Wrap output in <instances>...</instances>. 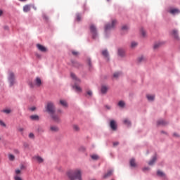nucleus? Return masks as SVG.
Here are the masks:
<instances>
[{
    "label": "nucleus",
    "instance_id": "nucleus-1",
    "mask_svg": "<svg viewBox=\"0 0 180 180\" xmlns=\"http://www.w3.org/2000/svg\"><path fill=\"white\" fill-rule=\"evenodd\" d=\"M46 112L50 115L51 119L54 122V123H61V115L64 113V111L61 108H58L56 111V105H54V103L48 102L46 104Z\"/></svg>",
    "mask_w": 180,
    "mask_h": 180
},
{
    "label": "nucleus",
    "instance_id": "nucleus-2",
    "mask_svg": "<svg viewBox=\"0 0 180 180\" xmlns=\"http://www.w3.org/2000/svg\"><path fill=\"white\" fill-rule=\"evenodd\" d=\"M67 175L70 180H82L81 179V169L70 170L67 172Z\"/></svg>",
    "mask_w": 180,
    "mask_h": 180
},
{
    "label": "nucleus",
    "instance_id": "nucleus-3",
    "mask_svg": "<svg viewBox=\"0 0 180 180\" xmlns=\"http://www.w3.org/2000/svg\"><path fill=\"white\" fill-rule=\"evenodd\" d=\"M70 77L75 81V85L72 86L73 89H75L76 92H78L79 94L82 92V89L79 86H78V84H81V80L78 77H77V76L74 73H71Z\"/></svg>",
    "mask_w": 180,
    "mask_h": 180
},
{
    "label": "nucleus",
    "instance_id": "nucleus-4",
    "mask_svg": "<svg viewBox=\"0 0 180 180\" xmlns=\"http://www.w3.org/2000/svg\"><path fill=\"white\" fill-rule=\"evenodd\" d=\"M29 85L30 88H40L43 85V81L39 77H37L33 82H30Z\"/></svg>",
    "mask_w": 180,
    "mask_h": 180
},
{
    "label": "nucleus",
    "instance_id": "nucleus-5",
    "mask_svg": "<svg viewBox=\"0 0 180 180\" xmlns=\"http://www.w3.org/2000/svg\"><path fill=\"white\" fill-rule=\"evenodd\" d=\"M8 80L10 84V86H13L16 83V77H15V73L12 71H8Z\"/></svg>",
    "mask_w": 180,
    "mask_h": 180
},
{
    "label": "nucleus",
    "instance_id": "nucleus-6",
    "mask_svg": "<svg viewBox=\"0 0 180 180\" xmlns=\"http://www.w3.org/2000/svg\"><path fill=\"white\" fill-rule=\"evenodd\" d=\"M117 23V21L116 20H112L111 24H108L105 27V32H108V30H112V29H115V26H116V24Z\"/></svg>",
    "mask_w": 180,
    "mask_h": 180
},
{
    "label": "nucleus",
    "instance_id": "nucleus-7",
    "mask_svg": "<svg viewBox=\"0 0 180 180\" xmlns=\"http://www.w3.org/2000/svg\"><path fill=\"white\" fill-rule=\"evenodd\" d=\"M90 31L92 34L93 39H96V36H98V32L96 31V27H95V25H90Z\"/></svg>",
    "mask_w": 180,
    "mask_h": 180
},
{
    "label": "nucleus",
    "instance_id": "nucleus-8",
    "mask_svg": "<svg viewBox=\"0 0 180 180\" xmlns=\"http://www.w3.org/2000/svg\"><path fill=\"white\" fill-rule=\"evenodd\" d=\"M108 91H109V86L108 85L101 86V92L103 95H105V94H108Z\"/></svg>",
    "mask_w": 180,
    "mask_h": 180
},
{
    "label": "nucleus",
    "instance_id": "nucleus-9",
    "mask_svg": "<svg viewBox=\"0 0 180 180\" xmlns=\"http://www.w3.org/2000/svg\"><path fill=\"white\" fill-rule=\"evenodd\" d=\"M49 130L52 131V133H58V131H60V128L57 127V125H51Z\"/></svg>",
    "mask_w": 180,
    "mask_h": 180
},
{
    "label": "nucleus",
    "instance_id": "nucleus-10",
    "mask_svg": "<svg viewBox=\"0 0 180 180\" xmlns=\"http://www.w3.org/2000/svg\"><path fill=\"white\" fill-rule=\"evenodd\" d=\"M32 159L34 160V161L38 162V164H41V162H44V160H43L40 156H34Z\"/></svg>",
    "mask_w": 180,
    "mask_h": 180
},
{
    "label": "nucleus",
    "instance_id": "nucleus-11",
    "mask_svg": "<svg viewBox=\"0 0 180 180\" xmlns=\"http://www.w3.org/2000/svg\"><path fill=\"white\" fill-rule=\"evenodd\" d=\"M110 127L112 129V130H116L117 129V125L116 124L115 120H111L110 122Z\"/></svg>",
    "mask_w": 180,
    "mask_h": 180
},
{
    "label": "nucleus",
    "instance_id": "nucleus-12",
    "mask_svg": "<svg viewBox=\"0 0 180 180\" xmlns=\"http://www.w3.org/2000/svg\"><path fill=\"white\" fill-rule=\"evenodd\" d=\"M37 48L39 51H41L42 53H44V51H46V47L40 44H37Z\"/></svg>",
    "mask_w": 180,
    "mask_h": 180
},
{
    "label": "nucleus",
    "instance_id": "nucleus-13",
    "mask_svg": "<svg viewBox=\"0 0 180 180\" xmlns=\"http://www.w3.org/2000/svg\"><path fill=\"white\" fill-rule=\"evenodd\" d=\"M60 105L63 106V108H68V103H67V101L65 100L60 99L59 101Z\"/></svg>",
    "mask_w": 180,
    "mask_h": 180
},
{
    "label": "nucleus",
    "instance_id": "nucleus-14",
    "mask_svg": "<svg viewBox=\"0 0 180 180\" xmlns=\"http://www.w3.org/2000/svg\"><path fill=\"white\" fill-rule=\"evenodd\" d=\"M179 13H180V11L178 8H172L169 11V13H171L172 15H176Z\"/></svg>",
    "mask_w": 180,
    "mask_h": 180
},
{
    "label": "nucleus",
    "instance_id": "nucleus-15",
    "mask_svg": "<svg viewBox=\"0 0 180 180\" xmlns=\"http://www.w3.org/2000/svg\"><path fill=\"white\" fill-rule=\"evenodd\" d=\"M162 44H164V42H156L154 44V46H153V49L155 50H157V49H159V47H161V46H162Z\"/></svg>",
    "mask_w": 180,
    "mask_h": 180
},
{
    "label": "nucleus",
    "instance_id": "nucleus-16",
    "mask_svg": "<svg viewBox=\"0 0 180 180\" xmlns=\"http://www.w3.org/2000/svg\"><path fill=\"white\" fill-rule=\"evenodd\" d=\"M30 119H31V120L39 121L40 120V117L37 115H33L30 116Z\"/></svg>",
    "mask_w": 180,
    "mask_h": 180
},
{
    "label": "nucleus",
    "instance_id": "nucleus-17",
    "mask_svg": "<svg viewBox=\"0 0 180 180\" xmlns=\"http://www.w3.org/2000/svg\"><path fill=\"white\" fill-rule=\"evenodd\" d=\"M172 36H173L174 37V39H178L179 37H178V30H173L172 31Z\"/></svg>",
    "mask_w": 180,
    "mask_h": 180
},
{
    "label": "nucleus",
    "instance_id": "nucleus-18",
    "mask_svg": "<svg viewBox=\"0 0 180 180\" xmlns=\"http://www.w3.org/2000/svg\"><path fill=\"white\" fill-rule=\"evenodd\" d=\"M102 56H103L105 58H107V60H109V52H108L107 50H103L102 51Z\"/></svg>",
    "mask_w": 180,
    "mask_h": 180
},
{
    "label": "nucleus",
    "instance_id": "nucleus-19",
    "mask_svg": "<svg viewBox=\"0 0 180 180\" xmlns=\"http://www.w3.org/2000/svg\"><path fill=\"white\" fill-rule=\"evenodd\" d=\"M129 164L131 167H133L134 168H136V167H137V164L136 163V160L133 158L130 160Z\"/></svg>",
    "mask_w": 180,
    "mask_h": 180
},
{
    "label": "nucleus",
    "instance_id": "nucleus-20",
    "mask_svg": "<svg viewBox=\"0 0 180 180\" xmlns=\"http://www.w3.org/2000/svg\"><path fill=\"white\" fill-rule=\"evenodd\" d=\"M113 175V170H109L105 175L104 178H109V176H112Z\"/></svg>",
    "mask_w": 180,
    "mask_h": 180
},
{
    "label": "nucleus",
    "instance_id": "nucleus-21",
    "mask_svg": "<svg viewBox=\"0 0 180 180\" xmlns=\"http://www.w3.org/2000/svg\"><path fill=\"white\" fill-rule=\"evenodd\" d=\"M30 11V5H25L23 6V12L27 13Z\"/></svg>",
    "mask_w": 180,
    "mask_h": 180
},
{
    "label": "nucleus",
    "instance_id": "nucleus-22",
    "mask_svg": "<svg viewBox=\"0 0 180 180\" xmlns=\"http://www.w3.org/2000/svg\"><path fill=\"white\" fill-rule=\"evenodd\" d=\"M157 161V156H154L153 159L148 162V165H154V163Z\"/></svg>",
    "mask_w": 180,
    "mask_h": 180
},
{
    "label": "nucleus",
    "instance_id": "nucleus-23",
    "mask_svg": "<svg viewBox=\"0 0 180 180\" xmlns=\"http://www.w3.org/2000/svg\"><path fill=\"white\" fill-rule=\"evenodd\" d=\"M146 98H147L148 101H154L155 96H153V95L148 94V95L146 96Z\"/></svg>",
    "mask_w": 180,
    "mask_h": 180
},
{
    "label": "nucleus",
    "instance_id": "nucleus-24",
    "mask_svg": "<svg viewBox=\"0 0 180 180\" xmlns=\"http://www.w3.org/2000/svg\"><path fill=\"white\" fill-rule=\"evenodd\" d=\"M158 126H165V124H167V122L164 120H161L158 122Z\"/></svg>",
    "mask_w": 180,
    "mask_h": 180
},
{
    "label": "nucleus",
    "instance_id": "nucleus-25",
    "mask_svg": "<svg viewBox=\"0 0 180 180\" xmlns=\"http://www.w3.org/2000/svg\"><path fill=\"white\" fill-rule=\"evenodd\" d=\"M140 33H141V36H143V37H146L147 36V32L143 28H141L140 30Z\"/></svg>",
    "mask_w": 180,
    "mask_h": 180
},
{
    "label": "nucleus",
    "instance_id": "nucleus-26",
    "mask_svg": "<svg viewBox=\"0 0 180 180\" xmlns=\"http://www.w3.org/2000/svg\"><path fill=\"white\" fill-rule=\"evenodd\" d=\"M118 55L120 56V57H123V56H124V50L122 49H118Z\"/></svg>",
    "mask_w": 180,
    "mask_h": 180
},
{
    "label": "nucleus",
    "instance_id": "nucleus-27",
    "mask_svg": "<svg viewBox=\"0 0 180 180\" xmlns=\"http://www.w3.org/2000/svg\"><path fill=\"white\" fill-rule=\"evenodd\" d=\"M122 75V72H116L113 74L114 78H119Z\"/></svg>",
    "mask_w": 180,
    "mask_h": 180
},
{
    "label": "nucleus",
    "instance_id": "nucleus-28",
    "mask_svg": "<svg viewBox=\"0 0 180 180\" xmlns=\"http://www.w3.org/2000/svg\"><path fill=\"white\" fill-rule=\"evenodd\" d=\"M125 105L126 103H124V101H120L118 103V106H120V108H123Z\"/></svg>",
    "mask_w": 180,
    "mask_h": 180
},
{
    "label": "nucleus",
    "instance_id": "nucleus-29",
    "mask_svg": "<svg viewBox=\"0 0 180 180\" xmlns=\"http://www.w3.org/2000/svg\"><path fill=\"white\" fill-rule=\"evenodd\" d=\"M72 127L75 131H79V127L78 125L73 124Z\"/></svg>",
    "mask_w": 180,
    "mask_h": 180
},
{
    "label": "nucleus",
    "instance_id": "nucleus-30",
    "mask_svg": "<svg viewBox=\"0 0 180 180\" xmlns=\"http://www.w3.org/2000/svg\"><path fill=\"white\" fill-rule=\"evenodd\" d=\"M86 150V148H85L84 146H80L79 148V151H80L81 153H84V151Z\"/></svg>",
    "mask_w": 180,
    "mask_h": 180
},
{
    "label": "nucleus",
    "instance_id": "nucleus-31",
    "mask_svg": "<svg viewBox=\"0 0 180 180\" xmlns=\"http://www.w3.org/2000/svg\"><path fill=\"white\" fill-rule=\"evenodd\" d=\"M89 68H92V62L91 61V59L90 58H88L87 59V61H86Z\"/></svg>",
    "mask_w": 180,
    "mask_h": 180
},
{
    "label": "nucleus",
    "instance_id": "nucleus-32",
    "mask_svg": "<svg viewBox=\"0 0 180 180\" xmlns=\"http://www.w3.org/2000/svg\"><path fill=\"white\" fill-rule=\"evenodd\" d=\"M91 158H92L94 160H99V156L98 155H92L91 156Z\"/></svg>",
    "mask_w": 180,
    "mask_h": 180
},
{
    "label": "nucleus",
    "instance_id": "nucleus-33",
    "mask_svg": "<svg viewBox=\"0 0 180 180\" xmlns=\"http://www.w3.org/2000/svg\"><path fill=\"white\" fill-rule=\"evenodd\" d=\"M157 174L158 176H165V174H164V172H162V171H158Z\"/></svg>",
    "mask_w": 180,
    "mask_h": 180
},
{
    "label": "nucleus",
    "instance_id": "nucleus-34",
    "mask_svg": "<svg viewBox=\"0 0 180 180\" xmlns=\"http://www.w3.org/2000/svg\"><path fill=\"white\" fill-rule=\"evenodd\" d=\"M8 158L10 160V161H14L15 160V155L10 154L8 155Z\"/></svg>",
    "mask_w": 180,
    "mask_h": 180
},
{
    "label": "nucleus",
    "instance_id": "nucleus-35",
    "mask_svg": "<svg viewBox=\"0 0 180 180\" xmlns=\"http://www.w3.org/2000/svg\"><path fill=\"white\" fill-rule=\"evenodd\" d=\"M124 123L125 124H127V126H130V124H131V123L130 122V121H129V120H127V119L124 120Z\"/></svg>",
    "mask_w": 180,
    "mask_h": 180
},
{
    "label": "nucleus",
    "instance_id": "nucleus-36",
    "mask_svg": "<svg viewBox=\"0 0 180 180\" xmlns=\"http://www.w3.org/2000/svg\"><path fill=\"white\" fill-rule=\"evenodd\" d=\"M137 42H134V41H133V42H131V49H134V47H137Z\"/></svg>",
    "mask_w": 180,
    "mask_h": 180
},
{
    "label": "nucleus",
    "instance_id": "nucleus-37",
    "mask_svg": "<svg viewBox=\"0 0 180 180\" xmlns=\"http://www.w3.org/2000/svg\"><path fill=\"white\" fill-rule=\"evenodd\" d=\"M2 112L4 113H6L7 115H9V113H11V110L10 109H6V110H3Z\"/></svg>",
    "mask_w": 180,
    "mask_h": 180
},
{
    "label": "nucleus",
    "instance_id": "nucleus-38",
    "mask_svg": "<svg viewBox=\"0 0 180 180\" xmlns=\"http://www.w3.org/2000/svg\"><path fill=\"white\" fill-rule=\"evenodd\" d=\"M76 19H77V22H79L81 20V14H77Z\"/></svg>",
    "mask_w": 180,
    "mask_h": 180
},
{
    "label": "nucleus",
    "instance_id": "nucleus-39",
    "mask_svg": "<svg viewBox=\"0 0 180 180\" xmlns=\"http://www.w3.org/2000/svg\"><path fill=\"white\" fill-rule=\"evenodd\" d=\"M0 126H3V127H6V124L2 120H0Z\"/></svg>",
    "mask_w": 180,
    "mask_h": 180
},
{
    "label": "nucleus",
    "instance_id": "nucleus-40",
    "mask_svg": "<svg viewBox=\"0 0 180 180\" xmlns=\"http://www.w3.org/2000/svg\"><path fill=\"white\" fill-rule=\"evenodd\" d=\"M72 54L73 56H78V54H79V53H78V51H72Z\"/></svg>",
    "mask_w": 180,
    "mask_h": 180
},
{
    "label": "nucleus",
    "instance_id": "nucleus-41",
    "mask_svg": "<svg viewBox=\"0 0 180 180\" xmlns=\"http://www.w3.org/2000/svg\"><path fill=\"white\" fill-rule=\"evenodd\" d=\"M129 29V26L127 25H123L122 27V30H127Z\"/></svg>",
    "mask_w": 180,
    "mask_h": 180
},
{
    "label": "nucleus",
    "instance_id": "nucleus-42",
    "mask_svg": "<svg viewBox=\"0 0 180 180\" xmlns=\"http://www.w3.org/2000/svg\"><path fill=\"white\" fill-rule=\"evenodd\" d=\"M138 60L139 61V63H141V61H144V56L139 57Z\"/></svg>",
    "mask_w": 180,
    "mask_h": 180
},
{
    "label": "nucleus",
    "instance_id": "nucleus-43",
    "mask_svg": "<svg viewBox=\"0 0 180 180\" xmlns=\"http://www.w3.org/2000/svg\"><path fill=\"white\" fill-rule=\"evenodd\" d=\"M15 180H22L20 176L16 175L14 176Z\"/></svg>",
    "mask_w": 180,
    "mask_h": 180
},
{
    "label": "nucleus",
    "instance_id": "nucleus-44",
    "mask_svg": "<svg viewBox=\"0 0 180 180\" xmlns=\"http://www.w3.org/2000/svg\"><path fill=\"white\" fill-rule=\"evenodd\" d=\"M25 130V129H23V127H18V131H20V133H22V131H23Z\"/></svg>",
    "mask_w": 180,
    "mask_h": 180
},
{
    "label": "nucleus",
    "instance_id": "nucleus-45",
    "mask_svg": "<svg viewBox=\"0 0 180 180\" xmlns=\"http://www.w3.org/2000/svg\"><path fill=\"white\" fill-rule=\"evenodd\" d=\"M29 137H30V139H34V134L33 133H30L29 134Z\"/></svg>",
    "mask_w": 180,
    "mask_h": 180
},
{
    "label": "nucleus",
    "instance_id": "nucleus-46",
    "mask_svg": "<svg viewBox=\"0 0 180 180\" xmlns=\"http://www.w3.org/2000/svg\"><path fill=\"white\" fill-rule=\"evenodd\" d=\"M30 110H31L32 112H34V110H36V107H32L30 108Z\"/></svg>",
    "mask_w": 180,
    "mask_h": 180
},
{
    "label": "nucleus",
    "instance_id": "nucleus-47",
    "mask_svg": "<svg viewBox=\"0 0 180 180\" xmlns=\"http://www.w3.org/2000/svg\"><path fill=\"white\" fill-rule=\"evenodd\" d=\"M87 95H89V96H92V91H87Z\"/></svg>",
    "mask_w": 180,
    "mask_h": 180
},
{
    "label": "nucleus",
    "instance_id": "nucleus-48",
    "mask_svg": "<svg viewBox=\"0 0 180 180\" xmlns=\"http://www.w3.org/2000/svg\"><path fill=\"white\" fill-rule=\"evenodd\" d=\"M15 174H16V175H19V174H20V170L16 169L15 170Z\"/></svg>",
    "mask_w": 180,
    "mask_h": 180
},
{
    "label": "nucleus",
    "instance_id": "nucleus-49",
    "mask_svg": "<svg viewBox=\"0 0 180 180\" xmlns=\"http://www.w3.org/2000/svg\"><path fill=\"white\" fill-rule=\"evenodd\" d=\"M173 136H174V137H179V134H176V133L173 134Z\"/></svg>",
    "mask_w": 180,
    "mask_h": 180
},
{
    "label": "nucleus",
    "instance_id": "nucleus-50",
    "mask_svg": "<svg viewBox=\"0 0 180 180\" xmlns=\"http://www.w3.org/2000/svg\"><path fill=\"white\" fill-rule=\"evenodd\" d=\"M113 146H119V142H114Z\"/></svg>",
    "mask_w": 180,
    "mask_h": 180
},
{
    "label": "nucleus",
    "instance_id": "nucleus-51",
    "mask_svg": "<svg viewBox=\"0 0 180 180\" xmlns=\"http://www.w3.org/2000/svg\"><path fill=\"white\" fill-rule=\"evenodd\" d=\"M148 169H150L149 167H144V168L143 169V171H148Z\"/></svg>",
    "mask_w": 180,
    "mask_h": 180
},
{
    "label": "nucleus",
    "instance_id": "nucleus-52",
    "mask_svg": "<svg viewBox=\"0 0 180 180\" xmlns=\"http://www.w3.org/2000/svg\"><path fill=\"white\" fill-rule=\"evenodd\" d=\"M105 108L108 110H110V105H105Z\"/></svg>",
    "mask_w": 180,
    "mask_h": 180
},
{
    "label": "nucleus",
    "instance_id": "nucleus-53",
    "mask_svg": "<svg viewBox=\"0 0 180 180\" xmlns=\"http://www.w3.org/2000/svg\"><path fill=\"white\" fill-rule=\"evenodd\" d=\"M36 56L37 57V58H40V57H41V56L39 55V53H36Z\"/></svg>",
    "mask_w": 180,
    "mask_h": 180
},
{
    "label": "nucleus",
    "instance_id": "nucleus-54",
    "mask_svg": "<svg viewBox=\"0 0 180 180\" xmlns=\"http://www.w3.org/2000/svg\"><path fill=\"white\" fill-rule=\"evenodd\" d=\"M20 169H25V166L24 165H21L20 166Z\"/></svg>",
    "mask_w": 180,
    "mask_h": 180
},
{
    "label": "nucleus",
    "instance_id": "nucleus-55",
    "mask_svg": "<svg viewBox=\"0 0 180 180\" xmlns=\"http://www.w3.org/2000/svg\"><path fill=\"white\" fill-rule=\"evenodd\" d=\"M4 14V11L2 10H0V16Z\"/></svg>",
    "mask_w": 180,
    "mask_h": 180
},
{
    "label": "nucleus",
    "instance_id": "nucleus-56",
    "mask_svg": "<svg viewBox=\"0 0 180 180\" xmlns=\"http://www.w3.org/2000/svg\"><path fill=\"white\" fill-rule=\"evenodd\" d=\"M19 1H20V2H25V1L27 0H19Z\"/></svg>",
    "mask_w": 180,
    "mask_h": 180
},
{
    "label": "nucleus",
    "instance_id": "nucleus-57",
    "mask_svg": "<svg viewBox=\"0 0 180 180\" xmlns=\"http://www.w3.org/2000/svg\"><path fill=\"white\" fill-rule=\"evenodd\" d=\"M15 153H19V150H15Z\"/></svg>",
    "mask_w": 180,
    "mask_h": 180
},
{
    "label": "nucleus",
    "instance_id": "nucleus-58",
    "mask_svg": "<svg viewBox=\"0 0 180 180\" xmlns=\"http://www.w3.org/2000/svg\"><path fill=\"white\" fill-rule=\"evenodd\" d=\"M34 9L36 11V8H34Z\"/></svg>",
    "mask_w": 180,
    "mask_h": 180
},
{
    "label": "nucleus",
    "instance_id": "nucleus-59",
    "mask_svg": "<svg viewBox=\"0 0 180 180\" xmlns=\"http://www.w3.org/2000/svg\"><path fill=\"white\" fill-rule=\"evenodd\" d=\"M107 1H109L110 0H107Z\"/></svg>",
    "mask_w": 180,
    "mask_h": 180
}]
</instances>
